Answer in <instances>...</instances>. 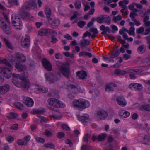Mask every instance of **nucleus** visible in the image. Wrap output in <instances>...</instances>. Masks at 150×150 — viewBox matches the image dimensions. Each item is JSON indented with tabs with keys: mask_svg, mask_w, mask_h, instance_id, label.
Listing matches in <instances>:
<instances>
[{
	"mask_svg": "<svg viewBox=\"0 0 150 150\" xmlns=\"http://www.w3.org/2000/svg\"><path fill=\"white\" fill-rule=\"evenodd\" d=\"M56 64L63 75L66 77L69 76L70 73L69 68L70 63L69 62L67 61L62 63L60 62L57 61Z\"/></svg>",
	"mask_w": 150,
	"mask_h": 150,
	"instance_id": "1",
	"label": "nucleus"
},
{
	"mask_svg": "<svg viewBox=\"0 0 150 150\" xmlns=\"http://www.w3.org/2000/svg\"><path fill=\"white\" fill-rule=\"evenodd\" d=\"M74 106L82 110L88 107L90 105L89 102L84 99L74 100L73 101Z\"/></svg>",
	"mask_w": 150,
	"mask_h": 150,
	"instance_id": "2",
	"label": "nucleus"
},
{
	"mask_svg": "<svg viewBox=\"0 0 150 150\" xmlns=\"http://www.w3.org/2000/svg\"><path fill=\"white\" fill-rule=\"evenodd\" d=\"M49 104L50 106L49 108L53 110H55V108H63L65 106L64 104H62L58 100L55 98H51L48 100Z\"/></svg>",
	"mask_w": 150,
	"mask_h": 150,
	"instance_id": "3",
	"label": "nucleus"
},
{
	"mask_svg": "<svg viewBox=\"0 0 150 150\" xmlns=\"http://www.w3.org/2000/svg\"><path fill=\"white\" fill-rule=\"evenodd\" d=\"M0 27L3 31L6 34L9 35L11 33L10 22H5V19L0 17Z\"/></svg>",
	"mask_w": 150,
	"mask_h": 150,
	"instance_id": "4",
	"label": "nucleus"
},
{
	"mask_svg": "<svg viewBox=\"0 0 150 150\" xmlns=\"http://www.w3.org/2000/svg\"><path fill=\"white\" fill-rule=\"evenodd\" d=\"M0 67V73L4 77L7 79H8L11 77L12 74L11 69L13 68L12 66L11 67Z\"/></svg>",
	"mask_w": 150,
	"mask_h": 150,
	"instance_id": "5",
	"label": "nucleus"
},
{
	"mask_svg": "<svg viewBox=\"0 0 150 150\" xmlns=\"http://www.w3.org/2000/svg\"><path fill=\"white\" fill-rule=\"evenodd\" d=\"M27 8H28L26 7H22L19 10V15L21 16V17L23 18L26 17L29 20L33 21L34 19L33 16L30 13L25 12L24 11L25 9Z\"/></svg>",
	"mask_w": 150,
	"mask_h": 150,
	"instance_id": "6",
	"label": "nucleus"
},
{
	"mask_svg": "<svg viewBox=\"0 0 150 150\" xmlns=\"http://www.w3.org/2000/svg\"><path fill=\"white\" fill-rule=\"evenodd\" d=\"M96 21L99 23H102L103 22H105L108 24L110 23L111 19L107 15H103L100 17H98L96 18Z\"/></svg>",
	"mask_w": 150,
	"mask_h": 150,
	"instance_id": "7",
	"label": "nucleus"
},
{
	"mask_svg": "<svg viewBox=\"0 0 150 150\" xmlns=\"http://www.w3.org/2000/svg\"><path fill=\"white\" fill-rule=\"evenodd\" d=\"M43 66L48 71H51L52 69V66L50 62L46 58H43L42 60Z\"/></svg>",
	"mask_w": 150,
	"mask_h": 150,
	"instance_id": "8",
	"label": "nucleus"
},
{
	"mask_svg": "<svg viewBox=\"0 0 150 150\" xmlns=\"http://www.w3.org/2000/svg\"><path fill=\"white\" fill-rule=\"evenodd\" d=\"M45 75L46 80L51 83H54L58 80V78L54 74L48 73Z\"/></svg>",
	"mask_w": 150,
	"mask_h": 150,
	"instance_id": "9",
	"label": "nucleus"
},
{
	"mask_svg": "<svg viewBox=\"0 0 150 150\" xmlns=\"http://www.w3.org/2000/svg\"><path fill=\"white\" fill-rule=\"evenodd\" d=\"M11 20L12 23L15 26H18L21 25V21L18 16L12 15Z\"/></svg>",
	"mask_w": 150,
	"mask_h": 150,
	"instance_id": "10",
	"label": "nucleus"
},
{
	"mask_svg": "<svg viewBox=\"0 0 150 150\" xmlns=\"http://www.w3.org/2000/svg\"><path fill=\"white\" fill-rule=\"evenodd\" d=\"M77 117L79 120L84 125L86 124L90 121L89 116L87 115L82 116L78 115Z\"/></svg>",
	"mask_w": 150,
	"mask_h": 150,
	"instance_id": "11",
	"label": "nucleus"
},
{
	"mask_svg": "<svg viewBox=\"0 0 150 150\" xmlns=\"http://www.w3.org/2000/svg\"><path fill=\"white\" fill-rule=\"evenodd\" d=\"M129 88L135 91H140L142 89V86L141 84L138 83H131L129 85Z\"/></svg>",
	"mask_w": 150,
	"mask_h": 150,
	"instance_id": "12",
	"label": "nucleus"
},
{
	"mask_svg": "<svg viewBox=\"0 0 150 150\" xmlns=\"http://www.w3.org/2000/svg\"><path fill=\"white\" fill-rule=\"evenodd\" d=\"M29 37L28 35H25L24 40L21 41V45L23 47H28L30 45Z\"/></svg>",
	"mask_w": 150,
	"mask_h": 150,
	"instance_id": "13",
	"label": "nucleus"
},
{
	"mask_svg": "<svg viewBox=\"0 0 150 150\" xmlns=\"http://www.w3.org/2000/svg\"><path fill=\"white\" fill-rule=\"evenodd\" d=\"M97 114L98 117L101 120H104L108 116L107 113L103 110L98 111L97 112Z\"/></svg>",
	"mask_w": 150,
	"mask_h": 150,
	"instance_id": "14",
	"label": "nucleus"
},
{
	"mask_svg": "<svg viewBox=\"0 0 150 150\" xmlns=\"http://www.w3.org/2000/svg\"><path fill=\"white\" fill-rule=\"evenodd\" d=\"M52 31L50 29H41L38 31V34L40 36H46L50 35V33Z\"/></svg>",
	"mask_w": 150,
	"mask_h": 150,
	"instance_id": "15",
	"label": "nucleus"
},
{
	"mask_svg": "<svg viewBox=\"0 0 150 150\" xmlns=\"http://www.w3.org/2000/svg\"><path fill=\"white\" fill-rule=\"evenodd\" d=\"M116 101L118 104L122 107L125 106L127 104V102H126L124 98L122 96H119L116 98Z\"/></svg>",
	"mask_w": 150,
	"mask_h": 150,
	"instance_id": "16",
	"label": "nucleus"
},
{
	"mask_svg": "<svg viewBox=\"0 0 150 150\" xmlns=\"http://www.w3.org/2000/svg\"><path fill=\"white\" fill-rule=\"evenodd\" d=\"M117 86V85L113 83H110L106 85L105 89L107 92L113 91L114 89L113 87H116Z\"/></svg>",
	"mask_w": 150,
	"mask_h": 150,
	"instance_id": "17",
	"label": "nucleus"
},
{
	"mask_svg": "<svg viewBox=\"0 0 150 150\" xmlns=\"http://www.w3.org/2000/svg\"><path fill=\"white\" fill-rule=\"evenodd\" d=\"M90 43V42L86 39H83L81 40L79 42L81 48L83 49L84 47L89 45Z\"/></svg>",
	"mask_w": 150,
	"mask_h": 150,
	"instance_id": "18",
	"label": "nucleus"
},
{
	"mask_svg": "<svg viewBox=\"0 0 150 150\" xmlns=\"http://www.w3.org/2000/svg\"><path fill=\"white\" fill-rule=\"evenodd\" d=\"M24 103L28 107H31L33 105L34 102L31 98L27 97L25 100Z\"/></svg>",
	"mask_w": 150,
	"mask_h": 150,
	"instance_id": "19",
	"label": "nucleus"
},
{
	"mask_svg": "<svg viewBox=\"0 0 150 150\" xmlns=\"http://www.w3.org/2000/svg\"><path fill=\"white\" fill-rule=\"evenodd\" d=\"M15 68L20 72L23 71L26 68L25 66L20 62L16 63Z\"/></svg>",
	"mask_w": 150,
	"mask_h": 150,
	"instance_id": "20",
	"label": "nucleus"
},
{
	"mask_svg": "<svg viewBox=\"0 0 150 150\" xmlns=\"http://www.w3.org/2000/svg\"><path fill=\"white\" fill-rule=\"evenodd\" d=\"M77 76L80 79H84L87 76L86 72L83 71H78L76 72Z\"/></svg>",
	"mask_w": 150,
	"mask_h": 150,
	"instance_id": "21",
	"label": "nucleus"
},
{
	"mask_svg": "<svg viewBox=\"0 0 150 150\" xmlns=\"http://www.w3.org/2000/svg\"><path fill=\"white\" fill-rule=\"evenodd\" d=\"M10 88V86L7 84H6L0 87V93L2 94H4L7 92Z\"/></svg>",
	"mask_w": 150,
	"mask_h": 150,
	"instance_id": "22",
	"label": "nucleus"
},
{
	"mask_svg": "<svg viewBox=\"0 0 150 150\" xmlns=\"http://www.w3.org/2000/svg\"><path fill=\"white\" fill-rule=\"evenodd\" d=\"M119 115L123 118L128 117L130 115V113L127 111L123 110H120L119 112Z\"/></svg>",
	"mask_w": 150,
	"mask_h": 150,
	"instance_id": "23",
	"label": "nucleus"
},
{
	"mask_svg": "<svg viewBox=\"0 0 150 150\" xmlns=\"http://www.w3.org/2000/svg\"><path fill=\"white\" fill-rule=\"evenodd\" d=\"M69 90H71V92L76 93L79 92V88L77 86L73 85H70L68 86Z\"/></svg>",
	"mask_w": 150,
	"mask_h": 150,
	"instance_id": "24",
	"label": "nucleus"
},
{
	"mask_svg": "<svg viewBox=\"0 0 150 150\" xmlns=\"http://www.w3.org/2000/svg\"><path fill=\"white\" fill-rule=\"evenodd\" d=\"M60 23V21L59 19H55L51 23V27L53 29L57 28Z\"/></svg>",
	"mask_w": 150,
	"mask_h": 150,
	"instance_id": "25",
	"label": "nucleus"
},
{
	"mask_svg": "<svg viewBox=\"0 0 150 150\" xmlns=\"http://www.w3.org/2000/svg\"><path fill=\"white\" fill-rule=\"evenodd\" d=\"M45 13L48 18V21L49 22L52 21L53 18L51 17V11L50 9L49 8H47L45 10Z\"/></svg>",
	"mask_w": 150,
	"mask_h": 150,
	"instance_id": "26",
	"label": "nucleus"
},
{
	"mask_svg": "<svg viewBox=\"0 0 150 150\" xmlns=\"http://www.w3.org/2000/svg\"><path fill=\"white\" fill-rule=\"evenodd\" d=\"M22 86L23 88L25 89H28L30 86V83L28 80H23Z\"/></svg>",
	"mask_w": 150,
	"mask_h": 150,
	"instance_id": "27",
	"label": "nucleus"
},
{
	"mask_svg": "<svg viewBox=\"0 0 150 150\" xmlns=\"http://www.w3.org/2000/svg\"><path fill=\"white\" fill-rule=\"evenodd\" d=\"M15 56L19 61L24 62L26 61V58L23 55L19 53H16L15 55Z\"/></svg>",
	"mask_w": 150,
	"mask_h": 150,
	"instance_id": "28",
	"label": "nucleus"
},
{
	"mask_svg": "<svg viewBox=\"0 0 150 150\" xmlns=\"http://www.w3.org/2000/svg\"><path fill=\"white\" fill-rule=\"evenodd\" d=\"M149 19V17L148 16L146 15L144 16L143 20V21L144 23L143 25L144 26L150 25V21H148Z\"/></svg>",
	"mask_w": 150,
	"mask_h": 150,
	"instance_id": "29",
	"label": "nucleus"
},
{
	"mask_svg": "<svg viewBox=\"0 0 150 150\" xmlns=\"http://www.w3.org/2000/svg\"><path fill=\"white\" fill-rule=\"evenodd\" d=\"M139 109L142 111L145 110L146 111H150V105H141Z\"/></svg>",
	"mask_w": 150,
	"mask_h": 150,
	"instance_id": "30",
	"label": "nucleus"
},
{
	"mask_svg": "<svg viewBox=\"0 0 150 150\" xmlns=\"http://www.w3.org/2000/svg\"><path fill=\"white\" fill-rule=\"evenodd\" d=\"M100 30L103 31L101 33V34L103 35H105L106 32L109 31L110 28L108 27H105L104 25H102L100 26Z\"/></svg>",
	"mask_w": 150,
	"mask_h": 150,
	"instance_id": "31",
	"label": "nucleus"
},
{
	"mask_svg": "<svg viewBox=\"0 0 150 150\" xmlns=\"http://www.w3.org/2000/svg\"><path fill=\"white\" fill-rule=\"evenodd\" d=\"M146 46L144 44L140 45L137 48L138 52L140 54L143 53L146 50Z\"/></svg>",
	"mask_w": 150,
	"mask_h": 150,
	"instance_id": "32",
	"label": "nucleus"
},
{
	"mask_svg": "<svg viewBox=\"0 0 150 150\" xmlns=\"http://www.w3.org/2000/svg\"><path fill=\"white\" fill-rule=\"evenodd\" d=\"M114 73L115 74L117 75H123L126 74V71L121 70L119 69H115Z\"/></svg>",
	"mask_w": 150,
	"mask_h": 150,
	"instance_id": "33",
	"label": "nucleus"
},
{
	"mask_svg": "<svg viewBox=\"0 0 150 150\" xmlns=\"http://www.w3.org/2000/svg\"><path fill=\"white\" fill-rule=\"evenodd\" d=\"M21 72L22 76H21L22 80H25L26 79L28 78L29 75L27 70L26 69V68H25V69H24V70Z\"/></svg>",
	"mask_w": 150,
	"mask_h": 150,
	"instance_id": "34",
	"label": "nucleus"
},
{
	"mask_svg": "<svg viewBox=\"0 0 150 150\" xmlns=\"http://www.w3.org/2000/svg\"><path fill=\"white\" fill-rule=\"evenodd\" d=\"M107 136V134L105 133H102L98 136V140L99 141H104Z\"/></svg>",
	"mask_w": 150,
	"mask_h": 150,
	"instance_id": "35",
	"label": "nucleus"
},
{
	"mask_svg": "<svg viewBox=\"0 0 150 150\" xmlns=\"http://www.w3.org/2000/svg\"><path fill=\"white\" fill-rule=\"evenodd\" d=\"M49 117L51 118H53L56 119H60L62 118V115L60 113H59V114H56L55 115H50Z\"/></svg>",
	"mask_w": 150,
	"mask_h": 150,
	"instance_id": "36",
	"label": "nucleus"
},
{
	"mask_svg": "<svg viewBox=\"0 0 150 150\" xmlns=\"http://www.w3.org/2000/svg\"><path fill=\"white\" fill-rule=\"evenodd\" d=\"M0 63L3 64H5L8 67H11L12 66L7 61L6 59H1L0 58Z\"/></svg>",
	"mask_w": 150,
	"mask_h": 150,
	"instance_id": "37",
	"label": "nucleus"
},
{
	"mask_svg": "<svg viewBox=\"0 0 150 150\" xmlns=\"http://www.w3.org/2000/svg\"><path fill=\"white\" fill-rule=\"evenodd\" d=\"M144 143L146 144H148L150 142V138L148 135H145L143 138Z\"/></svg>",
	"mask_w": 150,
	"mask_h": 150,
	"instance_id": "38",
	"label": "nucleus"
},
{
	"mask_svg": "<svg viewBox=\"0 0 150 150\" xmlns=\"http://www.w3.org/2000/svg\"><path fill=\"white\" fill-rule=\"evenodd\" d=\"M79 55L80 56H88L89 58H90L92 57V55L90 53L88 52H85L83 51L80 52L79 54Z\"/></svg>",
	"mask_w": 150,
	"mask_h": 150,
	"instance_id": "39",
	"label": "nucleus"
},
{
	"mask_svg": "<svg viewBox=\"0 0 150 150\" xmlns=\"http://www.w3.org/2000/svg\"><path fill=\"white\" fill-rule=\"evenodd\" d=\"M74 6L77 10L79 9L81 6V2L79 0H76L74 2Z\"/></svg>",
	"mask_w": 150,
	"mask_h": 150,
	"instance_id": "40",
	"label": "nucleus"
},
{
	"mask_svg": "<svg viewBox=\"0 0 150 150\" xmlns=\"http://www.w3.org/2000/svg\"><path fill=\"white\" fill-rule=\"evenodd\" d=\"M18 116V115L16 113L11 112L8 114L7 117L9 119H15Z\"/></svg>",
	"mask_w": 150,
	"mask_h": 150,
	"instance_id": "41",
	"label": "nucleus"
},
{
	"mask_svg": "<svg viewBox=\"0 0 150 150\" xmlns=\"http://www.w3.org/2000/svg\"><path fill=\"white\" fill-rule=\"evenodd\" d=\"M15 107L20 110H23L24 109L23 105L21 103L17 102L15 103Z\"/></svg>",
	"mask_w": 150,
	"mask_h": 150,
	"instance_id": "42",
	"label": "nucleus"
},
{
	"mask_svg": "<svg viewBox=\"0 0 150 150\" xmlns=\"http://www.w3.org/2000/svg\"><path fill=\"white\" fill-rule=\"evenodd\" d=\"M139 69H128L126 71V74L127 73H129L131 74H134L135 73H138L140 71Z\"/></svg>",
	"mask_w": 150,
	"mask_h": 150,
	"instance_id": "43",
	"label": "nucleus"
},
{
	"mask_svg": "<svg viewBox=\"0 0 150 150\" xmlns=\"http://www.w3.org/2000/svg\"><path fill=\"white\" fill-rule=\"evenodd\" d=\"M17 144L19 145H26L27 144V142H25L22 139H19L17 141Z\"/></svg>",
	"mask_w": 150,
	"mask_h": 150,
	"instance_id": "44",
	"label": "nucleus"
},
{
	"mask_svg": "<svg viewBox=\"0 0 150 150\" xmlns=\"http://www.w3.org/2000/svg\"><path fill=\"white\" fill-rule=\"evenodd\" d=\"M44 112V110H38L37 109H33L31 111V112L33 114H38L39 113H42Z\"/></svg>",
	"mask_w": 150,
	"mask_h": 150,
	"instance_id": "45",
	"label": "nucleus"
},
{
	"mask_svg": "<svg viewBox=\"0 0 150 150\" xmlns=\"http://www.w3.org/2000/svg\"><path fill=\"white\" fill-rule=\"evenodd\" d=\"M12 82L14 85L17 86H18L20 84V82L18 81V79L16 78H13Z\"/></svg>",
	"mask_w": 150,
	"mask_h": 150,
	"instance_id": "46",
	"label": "nucleus"
},
{
	"mask_svg": "<svg viewBox=\"0 0 150 150\" xmlns=\"http://www.w3.org/2000/svg\"><path fill=\"white\" fill-rule=\"evenodd\" d=\"M4 40L7 47L9 48L12 49V45L10 43L9 41L6 38H4Z\"/></svg>",
	"mask_w": 150,
	"mask_h": 150,
	"instance_id": "47",
	"label": "nucleus"
},
{
	"mask_svg": "<svg viewBox=\"0 0 150 150\" xmlns=\"http://www.w3.org/2000/svg\"><path fill=\"white\" fill-rule=\"evenodd\" d=\"M44 146L45 147H49L53 149L55 147V146L52 143H48L45 144Z\"/></svg>",
	"mask_w": 150,
	"mask_h": 150,
	"instance_id": "48",
	"label": "nucleus"
},
{
	"mask_svg": "<svg viewBox=\"0 0 150 150\" xmlns=\"http://www.w3.org/2000/svg\"><path fill=\"white\" fill-rule=\"evenodd\" d=\"M90 138V136L88 133H87L86 134L83 138V142H85L86 144H87L88 142V139Z\"/></svg>",
	"mask_w": 150,
	"mask_h": 150,
	"instance_id": "49",
	"label": "nucleus"
},
{
	"mask_svg": "<svg viewBox=\"0 0 150 150\" xmlns=\"http://www.w3.org/2000/svg\"><path fill=\"white\" fill-rule=\"evenodd\" d=\"M146 28L145 30V32L143 33L144 35H146L150 33V25L149 26H144Z\"/></svg>",
	"mask_w": 150,
	"mask_h": 150,
	"instance_id": "50",
	"label": "nucleus"
},
{
	"mask_svg": "<svg viewBox=\"0 0 150 150\" xmlns=\"http://www.w3.org/2000/svg\"><path fill=\"white\" fill-rule=\"evenodd\" d=\"M86 24L85 21H81L78 23V26L80 28H82Z\"/></svg>",
	"mask_w": 150,
	"mask_h": 150,
	"instance_id": "51",
	"label": "nucleus"
},
{
	"mask_svg": "<svg viewBox=\"0 0 150 150\" xmlns=\"http://www.w3.org/2000/svg\"><path fill=\"white\" fill-rule=\"evenodd\" d=\"M35 138L36 140L38 142H40L41 143H44L45 142V140L44 139L40 137L35 136Z\"/></svg>",
	"mask_w": 150,
	"mask_h": 150,
	"instance_id": "52",
	"label": "nucleus"
},
{
	"mask_svg": "<svg viewBox=\"0 0 150 150\" xmlns=\"http://www.w3.org/2000/svg\"><path fill=\"white\" fill-rule=\"evenodd\" d=\"M122 18L121 15H118L116 16H114L112 19V21L116 23L117 21L120 20Z\"/></svg>",
	"mask_w": 150,
	"mask_h": 150,
	"instance_id": "53",
	"label": "nucleus"
},
{
	"mask_svg": "<svg viewBox=\"0 0 150 150\" xmlns=\"http://www.w3.org/2000/svg\"><path fill=\"white\" fill-rule=\"evenodd\" d=\"M120 53L119 50H116L115 52L110 56L111 58H114L119 56Z\"/></svg>",
	"mask_w": 150,
	"mask_h": 150,
	"instance_id": "54",
	"label": "nucleus"
},
{
	"mask_svg": "<svg viewBox=\"0 0 150 150\" xmlns=\"http://www.w3.org/2000/svg\"><path fill=\"white\" fill-rule=\"evenodd\" d=\"M45 134L48 137H51L53 135V134L51 132L47 129H46L45 130Z\"/></svg>",
	"mask_w": 150,
	"mask_h": 150,
	"instance_id": "55",
	"label": "nucleus"
},
{
	"mask_svg": "<svg viewBox=\"0 0 150 150\" xmlns=\"http://www.w3.org/2000/svg\"><path fill=\"white\" fill-rule=\"evenodd\" d=\"M65 134L62 132H59L57 134V137L58 138L62 139L64 137Z\"/></svg>",
	"mask_w": 150,
	"mask_h": 150,
	"instance_id": "56",
	"label": "nucleus"
},
{
	"mask_svg": "<svg viewBox=\"0 0 150 150\" xmlns=\"http://www.w3.org/2000/svg\"><path fill=\"white\" fill-rule=\"evenodd\" d=\"M7 141L9 143H11L14 140V138L11 136H8L6 137Z\"/></svg>",
	"mask_w": 150,
	"mask_h": 150,
	"instance_id": "57",
	"label": "nucleus"
},
{
	"mask_svg": "<svg viewBox=\"0 0 150 150\" xmlns=\"http://www.w3.org/2000/svg\"><path fill=\"white\" fill-rule=\"evenodd\" d=\"M144 29L142 27H140L139 28L136 30V33L138 34H141L144 31Z\"/></svg>",
	"mask_w": 150,
	"mask_h": 150,
	"instance_id": "58",
	"label": "nucleus"
},
{
	"mask_svg": "<svg viewBox=\"0 0 150 150\" xmlns=\"http://www.w3.org/2000/svg\"><path fill=\"white\" fill-rule=\"evenodd\" d=\"M95 20L96 21V18L94 17L93 18L91 21L88 23L87 24L88 27H90L92 26L93 25V22Z\"/></svg>",
	"mask_w": 150,
	"mask_h": 150,
	"instance_id": "59",
	"label": "nucleus"
},
{
	"mask_svg": "<svg viewBox=\"0 0 150 150\" xmlns=\"http://www.w3.org/2000/svg\"><path fill=\"white\" fill-rule=\"evenodd\" d=\"M62 128L64 130L67 131H69L70 129V128L66 124H62L61 125Z\"/></svg>",
	"mask_w": 150,
	"mask_h": 150,
	"instance_id": "60",
	"label": "nucleus"
},
{
	"mask_svg": "<svg viewBox=\"0 0 150 150\" xmlns=\"http://www.w3.org/2000/svg\"><path fill=\"white\" fill-rule=\"evenodd\" d=\"M135 30V28L133 26L131 27L129 29L128 33L130 35H132L133 33H134V31Z\"/></svg>",
	"mask_w": 150,
	"mask_h": 150,
	"instance_id": "61",
	"label": "nucleus"
},
{
	"mask_svg": "<svg viewBox=\"0 0 150 150\" xmlns=\"http://www.w3.org/2000/svg\"><path fill=\"white\" fill-rule=\"evenodd\" d=\"M89 31L91 32H93V33L97 34L98 32L97 29L96 28H94L93 27H91L89 28Z\"/></svg>",
	"mask_w": 150,
	"mask_h": 150,
	"instance_id": "62",
	"label": "nucleus"
},
{
	"mask_svg": "<svg viewBox=\"0 0 150 150\" xmlns=\"http://www.w3.org/2000/svg\"><path fill=\"white\" fill-rule=\"evenodd\" d=\"M40 118L41 119L40 121L41 123L47 122L48 121V120L46 118L44 117L40 116Z\"/></svg>",
	"mask_w": 150,
	"mask_h": 150,
	"instance_id": "63",
	"label": "nucleus"
},
{
	"mask_svg": "<svg viewBox=\"0 0 150 150\" xmlns=\"http://www.w3.org/2000/svg\"><path fill=\"white\" fill-rule=\"evenodd\" d=\"M51 38L52 40L51 42L53 44L56 43L58 40L55 37L54 35L52 36Z\"/></svg>",
	"mask_w": 150,
	"mask_h": 150,
	"instance_id": "64",
	"label": "nucleus"
}]
</instances>
